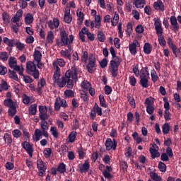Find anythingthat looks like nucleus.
Masks as SVG:
<instances>
[{
	"label": "nucleus",
	"mask_w": 181,
	"mask_h": 181,
	"mask_svg": "<svg viewBox=\"0 0 181 181\" xmlns=\"http://www.w3.org/2000/svg\"><path fill=\"white\" fill-rule=\"evenodd\" d=\"M154 103L155 101L153 100V98H152L151 97L147 98L145 100L144 105H146V107H151L153 106Z\"/></svg>",
	"instance_id": "obj_38"
},
{
	"label": "nucleus",
	"mask_w": 181,
	"mask_h": 181,
	"mask_svg": "<svg viewBox=\"0 0 181 181\" xmlns=\"http://www.w3.org/2000/svg\"><path fill=\"white\" fill-rule=\"evenodd\" d=\"M88 28L84 27L81 29V31L79 32V39L81 42H86V36L84 35H87Z\"/></svg>",
	"instance_id": "obj_29"
},
{
	"label": "nucleus",
	"mask_w": 181,
	"mask_h": 181,
	"mask_svg": "<svg viewBox=\"0 0 181 181\" xmlns=\"http://www.w3.org/2000/svg\"><path fill=\"white\" fill-rule=\"evenodd\" d=\"M122 62V59L121 57H115V59L110 61L109 70L112 77H117L118 76V67H119Z\"/></svg>",
	"instance_id": "obj_2"
},
{
	"label": "nucleus",
	"mask_w": 181,
	"mask_h": 181,
	"mask_svg": "<svg viewBox=\"0 0 181 181\" xmlns=\"http://www.w3.org/2000/svg\"><path fill=\"white\" fill-rule=\"evenodd\" d=\"M65 46H67L68 49L61 50L60 54L62 57H65L68 60H71V46L70 45H65Z\"/></svg>",
	"instance_id": "obj_13"
},
{
	"label": "nucleus",
	"mask_w": 181,
	"mask_h": 181,
	"mask_svg": "<svg viewBox=\"0 0 181 181\" xmlns=\"http://www.w3.org/2000/svg\"><path fill=\"white\" fill-rule=\"evenodd\" d=\"M158 35V42L160 46H165L166 45V41L165 40V37H163V35L161 34Z\"/></svg>",
	"instance_id": "obj_52"
},
{
	"label": "nucleus",
	"mask_w": 181,
	"mask_h": 181,
	"mask_svg": "<svg viewBox=\"0 0 181 181\" xmlns=\"http://www.w3.org/2000/svg\"><path fill=\"white\" fill-rule=\"evenodd\" d=\"M4 105H5V107H8V115L9 117H13V115H15V114H16V103L13 102V100H12V99L8 98V99H6L4 101Z\"/></svg>",
	"instance_id": "obj_5"
},
{
	"label": "nucleus",
	"mask_w": 181,
	"mask_h": 181,
	"mask_svg": "<svg viewBox=\"0 0 181 181\" xmlns=\"http://www.w3.org/2000/svg\"><path fill=\"white\" fill-rule=\"evenodd\" d=\"M93 111L98 114V115L101 116L103 115V109L100 107H98V105L97 103H95L93 106Z\"/></svg>",
	"instance_id": "obj_42"
},
{
	"label": "nucleus",
	"mask_w": 181,
	"mask_h": 181,
	"mask_svg": "<svg viewBox=\"0 0 181 181\" xmlns=\"http://www.w3.org/2000/svg\"><path fill=\"white\" fill-rule=\"evenodd\" d=\"M81 86L84 90H88L91 87V84L88 81H83L81 83Z\"/></svg>",
	"instance_id": "obj_51"
},
{
	"label": "nucleus",
	"mask_w": 181,
	"mask_h": 181,
	"mask_svg": "<svg viewBox=\"0 0 181 181\" xmlns=\"http://www.w3.org/2000/svg\"><path fill=\"white\" fill-rule=\"evenodd\" d=\"M26 69L27 72L30 76H32L34 77L35 80H37L39 78V70L36 68V65L35 64V62H28L26 64Z\"/></svg>",
	"instance_id": "obj_4"
},
{
	"label": "nucleus",
	"mask_w": 181,
	"mask_h": 181,
	"mask_svg": "<svg viewBox=\"0 0 181 181\" xmlns=\"http://www.w3.org/2000/svg\"><path fill=\"white\" fill-rule=\"evenodd\" d=\"M76 15L78 16V25H81L84 21V14L81 11H77Z\"/></svg>",
	"instance_id": "obj_43"
},
{
	"label": "nucleus",
	"mask_w": 181,
	"mask_h": 181,
	"mask_svg": "<svg viewBox=\"0 0 181 181\" xmlns=\"http://www.w3.org/2000/svg\"><path fill=\"white\" fill-rule=\"evenodd\" d=\"M66 98H73L74 97V92L71 90H66L64 92Z\"/></svg>",
	"instance_id": "obj_41"
},
{
	"label": "nucleus",
	"mask_w": 181,
	"mask_h": 181,
	"mask_svg": "<svg viewBox=\"0 0 181 181\" xmlns=\"http://www.w3.org/2000/svg\"><path fill=\"white\" fill-rule=\"evenodd\" d=\"M88 60V71L89 73H93V71H94V67H95V57L93 54H90Z\"/></svg>",
	"instance_id": "obj_9"
},
{
	"label": "nucleus",
	"mask_w": 181,
	"mask_h": 181,
	"mask_svg": "<svg viewBox=\"0 0 181 181\" xmlns=\"http://www.w3.org/2000/svg\"><path fill=\"white\" fill-rule=\"evenodd\" d=\"M2 19L5 23H9V21L11 18L9 17V14L8 13H2Z\"/></svg>",
	"instance_id": "obj_56"
},
{
	"label": "nucleus",
	"mask_w": 181,
	"mask_h": 181,
	"mask_svg": "<svg viewBox=\"0 0 181 181\" xmlns=\"http://www.w3.org/2000/svg\"><path fill=\"white\" fill-rule=\"evenodd\" d=\"M139 46H140L139 42L136 40H134L133 42L129 44V49L131 54H132L133 56H135V54H136V48L139 47Z\"/></svg>",
	"instance_id": "obj_14"
},
{
	"label": "nucleus",
	"mask_w": 181,
	"mask_h": 181,
	"mask_svg": "<svg viewBox=\"0 0 181 181\" xmlns=\"http://www.w3.org/2000/svg\"><path fill=\"white\" fill-rule=\"evenodd\" d=\"M47 25L50 29L53 30L59 28V25H60V23L59 22V19L54 18L52 21H48Z\"/></svg>",
	"instance_id": "obj_21"
},
{
	"label": "nucleus",
	"mask_w": 181,
	"mask_h": 181,
	"mask_svg": "<svg viewBox=\"0 0 181 181\" xmlns=\"http://www.w3.org/2000/svg\"><path fill=\"white\" fill-rule=\"evenodd\" d=\"M18 5L21 9H25L28 7V2L25 0H19Z\"/></svg>",
	"instance_id": "obj_60"
},
{
	"label": "nucleus",
	"mask_w": 181,
	"mask_h": 181,
	"mask_svg": "<svg viewBox=\"0 0 181 181\" xmlns=\"http://www.w3.org/2000/svg\"><path fill=\"white\" fill-rule=\"evenodd\" d=\"M25 23L26 25H30V23H33V16L30 13H28L25 16Z\"/></svg>",
	"instance_id": "obj_35"
},
{
	"label": "nucleus",
	"mask_w": 181,
	"mask_h": 181,
	"mask_svg": "<svg viewBox=\"0 0 181 181\" xmlns=\"http://www.w3.org/2000/svg\"><path fill=\"white\" fill-rule=\"evenodd\" d=\"M77 74L78 71L76 66H72L71 69L66 71L67 88H73L74 86L73 81H77Z\"/></svg>",
	"instance_id": "obj_1"
},
{
	"label": "nucleus",
	"mask_w": 181,
	"mask_h": 181,
	"mask_svg": "<svg viewBox=\"0 0 181 181\" xmlns=\"http://www.w3.org/2000/svg\"><path fill=\"white\" fill-rule=\"evenodd\" d=\"M71 21H73V17L70 14V7H66L64 11V22L65 23H71Z\"/></svg>",
	"instance_id": "obj_15"
},
{
	"label": "nucleus",
	"mask_w": 181,
	"mask_h": 181,
	"mask_svg": "<svg viewBox=\"0 0 181 181\" xmlns=\"http://www.w3.org/2000/svg\"><path fill=\"white\" fill-rule=\"evenodd\" d=\"M3 139L4 141V143L6 145H12V142H13L12 135H11V134H9L8 133H5L4 134Z\"/></svg>",
	"instance_id": "obj_27"
},
{
	"label": "nucleus",
	"mask_w": 181,
	"mask_h": 181,
	"mask_svg": "<svg viewBox=\"0 0 181 181\" xmlns=\"http://www.w3.org/2000/svg\"><path fill=\"white\" fill-rule=\"evenodd\" d=\"M17 64L16 58L10 57L8 59L9 67H11V69H13L16 66H17Z\"/></svg>",
	"instance_id": "obj_34"
},
{
	"label": "nucleus",
	"mask_w": 181,
	"mask_h": 181,
	"mask_svg": "<svg viewBox=\"0 0 181 181\" xmlns=\"http://www.w3.org/2000/svg\"><path fill=\"white\" fill-rule=\"evenodd\" d=\"M153 6L156 11H160L161 12L165 11V6L163 5V2L160 0L154 2Z\"/></svg>",
	"instance_id": "obj_20"
},
{
	"label": "nucleus",
	"mask_w": 181,
	"mask_h": 181,
	"mask_svg": "<svg viewBox=\"0 0 181 181\" xmlns=\"http://www.w3.org/2000/svg\"><path fill=\"white\" fill-rule=\"evenodd\" d=\"M12 134L14 138H21V136L22 135V132H21L19 129L13 130Z\"/></svg>",
	"instance_id": "obj_62"
},
{
	"label": "nucleus",
	"mask_w": 181,
	"mask_h": 181,
	"mask_svg": "<svg viewBox=\"0 0 181 181\" xmlns=\"http://www.w3.org/2000/svg\"><path fill=\"white\" fill-rule=\"evenodd\" d=\"M77 136V133L75 132H72L69 135V141L71 143L74 142L76 141V136Z\"/></svg>",
	"instance_id": "obj_54"
},
{
	"label": "nucleus",
	"mask_w": 181,
	"mask_h": 181,
	"mask_svg": "<svg viewBox=\"0 0 181 181\" xmlns=\"http://www.w3.org/2000/svg\"><path fill=\"white\" fill-rule=\"evenodd\" d=\"M50 132L54 138H59V132L57 131V128L56 127H52L50 128Z\"/></svg>",
	"instance_id": "obj_47"
},
{
	"label": "nucleus",
	"mask_w": 181,
	"mask_h": 181,
	"mask_svg": "<svg viewBox=\"0 0 181 181\" xmlns=\"http://www.w3.org/2000/svg\"><path fill=\"white\" fill-rule=\"evenodd\" d=\"M23 80L26 84L33 83V79H32V78L29 76H23Z\"/></svg>",
	"instance_id": "obj_57"
},
{
	"label": "nucleus",
	"mask_w": 181,
	"mask_h": 181,
	"mask_svg": "<svg viewBox=\"0 0 181 181\" xmlns=\"http://www.w3.org/2000/svg\"><path fill=\"white\" fill-rule=\"evenodd\" d=\"M8 52H0V60L3 62H6L8 60Z\"/></svg>",
	"instance_id": "obj_53"
},
{
	"label": "nucleus",
	"mask_w": 181,
	"mask_h": 181,
	"mask_svg": "<svg viewBox=\"0 0 181 181\" xmlns=\"http://www.w3.org/2000/svg\"><path fill=\"white\" fill-rule=\"evenodd\" d=\"M66 108L67 107V101L64 99H61L60 97L56 98L54 102V110L59 111L60 107Z\"/></svg>",
	"instance_id": "obj_8"
},
{
	"label": "nucleus",
	"mask_w": 181,
	"mask_h": 181,
	"mask_svg": "<svg viewBox=\"0 0 181 181\" xmlns=\"http://www.w3.org/2000/svg\"><path fill=\"white\" fill-rule=\"evenodd\" d=\"M54 84H57L60 88H63L64 86H66L67 83L66 76L65 74V76L59 78L58 80L54 81Z\"/></svg>",
	"instance_id": "obj_18"
},
{
	"label": "nucleus",
	"mask_w": 181,
	"mask_h": 181,
	"mask_svg": "<svg viewBox=\"0 0 181 181\" xmlns=\"http://www.w3.org/2000/svg\"><path fill=\"white\" fill-rule=\"evenodd\" d=\"M85 25L86 26H88V28H90L91 29H94L95 25H94V22L91 20H86L85 21Z\"/></svg>",
	"instance_id": "obj_61"
},
{
	"label": "nucleus",
	"mask_w": 181,
	"mask_h": 181,
	"mask_svg": "<svg viewBox=\"0 0 181 181\" xmlns=\"http://www.w3.org/2000/svg\"><path fill=\"white\" fill-rule=\"evenodd\" d=\"M37 105L33 104L31 105L28 109L30 115H36V112L37 111Z\"/></svg>",
	"instance_id": "obj_33"
},
{
	"label": "nucleus",
	"mask_w": 181,
	"mask_h": 181,
	"mask_svg": "<svg viewBox=\"0 0 181 181\" xmlns=\"http://www.w3.org/2000/svg\"><path fill=\"white\" fill-rule=\"evenodd\" d=\"M88 57V52L87 51H82L81 62H83V63H87Z\"/></svg>",
	"instance_id": "obj_46"
},
{
	"label": "nucleus",
	"mask_w": 181,
	"mask_h": 181,
	"mask_svg": "<svg viewBox=\"0 0 181 181\" xmlns=\"http://www.w3.org/2000/svg\"><path fill=\"white\" fill-rule=\"evenodd\" d=\"M94 23V26L96 29H100L101 28V16L100 15H95L94 21H92Z\"/></svg>",
	"instance_id": "obj_26"
},
{
	"label": "nucleus",
	"mask_w": 181,
	"mask_h": 181,
	"mask_svg": "<svg viewBox=\"0 0 181 181\" xmlns=\"http://www.w3.org/2000/svg\"><path fill=\"white\" fill-rule=\"evenodd\" d=\"M79 169L81 173H87L88 169H90V163L88 160H86L83 164H79Z\"/></svg>",
	"instance_id": "obj_19"
},
{
	"label": "nucleus",
	"mask_w": 181,
	"mask_h": 181,
	"mask_svg": "<svg viewBox=\"0 0 181 181\" xmlns=\"http://www.w3.org/2000/svg\"><path fill=\"white\" fill-rule=\"evenodd\" d=\"M40 119L42 121H46V119H49V115H47V112L45 113H41L39 115Z\"/></svg>",
	"instance_id": "obj_64"
},
{
	"label": "nucleus",
	"mask_w": 181,
	"mask_h": 181,
	"mask_svg": "<svg viewBox=\"0 0 181 181\" xmlns=\"http://www.w3.org/2000/svg\"><path fill=\"white\" fill-rule=\"evenodd\" d=\"M53 63H56L57 66H60V67L66 66V61L63 59H57V61H54Z\"/></svg>",
	"instance_id": "obj_48"
},
{
	"label": "nucleus",
	"mask_w": 181,
	"mask_h": 181,
	"mask_svg": "<svg viewBox=\"0 0 181 181\" xmlns=\"http://www.w3.org/2000/svg\"><path fill=\"white\" fill-rule=\"evenodd\" d=\"M45 84H46V81H45V79L43 78H42L40 81H38L37 88V90L38 91V93H40L42 88L45 87Z\"/></svg>",
	"instance_id": "obj_40"
},
{
	"label": "nucleus",
	"mask_w": 181,
	"mask_h": 181,
	"mask_svg": "<svg viewBox=\"0 0 181 181\" xmlns=\"http://www.w3.org/2000/svg\"><path fill=\"white\" fill-rule=\"evenodd\" d=\"M158 169L160 172H166V164L163 163L162 161L158 163Z\"/></svg>",
	"instance_id": "obj_59"
},
{
	"label": "nucleus",
	"mask_w": 181,
	"mask_h": 181,
	"mask_svg": "<svg viewBox=\"0 0 181 181\" xmlns=\"http://www.w3.org/2000/svg\"><path fill=\"white\" fill-rule=\"evenodd\" d=\"M149 151L153 159H155V158H159V156H160V153H159L156 148H150Z\"/></svg>",
	"instance_id": "obj_31"
},
{
	"label": "nucleus",
	"mask_w": 181,
	"mask_h": 181,
	"mask_svg": "<svg viewBox=\"0 0 181 181\" xmlns=\"http://www.w3.org/2000/svg\"><path fill=\"white\" fill-rule=\"evenodd\" d=\"M100 104L101 107L104 108H107V104H105V99L104 98V95H99Z\"/></svg>",
	"instance_id": "obj_55"
},
{
	"label": "nucleus",
	"mask_w": 181,
	"mask_h": 181,
	"mask_svg": "<svg viewBox=\"0 0 181 181\" xmlns=\"http://www.w3.org/2000/svg\"><path fill=\"white\" fill-rule=\"evenodd\" d=\"M153 21L155 22L154 26L157 35H161V33H163L162 21H160V19L159 18H155Z\"/></svg>",
	"instance_id": "obj_12"
},
{
	"label": "nucleus",
	"mask_w": 181,
	"mask_h": 181,
	"mask_svg": "<svg viewBox=\"0 0 181 181\" xmlns=\"http://www.w3.org/2000/svg\"><path fill=\"white\" fill-rule=\"evenodd\" d=\"M151 80L153 83H156L158 81V74H156V71L155 69H153L151 71Z\"/></svg>",
	"instance_id": "obj_45"
},
{
	"label": "nucleus",
	"mask_w": 181,
	"mask_h": 181,
	"mask_svg": "<svg viewBox=\"0 0 181 181\" xmlns=\"http://www.w3.org/2000/svg\"><path fill=\"white\" fill-rule=\"evenodd\" d=\"M168 45L170 46V47L172 49L174 54H175V56H177V47H176V45H175L173 44L172 39L169 38L168 40Z\"/></svg>",
	"instance_id": "obj_30"
},
{
	"label": "nucleus",
	"mask_w": 181,
	"mask_h": 181,
	"mask_svg": "<svg viewBox=\"0 0 181 181\" xmlns=\"http://www.w3.org/2000/svg\"><path fill=\"white\" fill-rule=\"evenodd\" d=\"M133 4L135 5L136 8L142 9V8L145 6V0H135Z\"/></svg>",
	"instance_id": "obj_32"
},
{
	"label": "nucleus",
	"mask_w": 181,
	"mask_h": 181,
	"mask_svg": "<svg viewBox=\"0 0 181 181\" xmlns=\"http://www.w3.org/2000/svg\"><path fill=\"white\" fill-rule=\"evenodd\" d=\"M40 127L42 129L41 131L43 132L44 136L45 138H47L49 136V134L47 133V130L49 129V123H47L46 120L41 121Z\"/></svg>",
	"instance_id": "obj_17"
},
{
	"label": "nucleus",
	"mask_w": 181,
	"mask_h": 181,
	"mask_svg": "<svg viewBox=\"0 0 181 181\" xmlns=\"http://www.w3.org/2000/svg\"><path fill=\"white\" fill-rule=\"evenodd\" d=\"M33 57L34 63H37V67L40 69H43L45 65L42 63V52L37 49H35Z\"/></svg>",
	"instance_id": "obj_7"
},
{
	"label": "nucleus",
	"mask_w": 181,
	"mask_h": 181,
	"mask_svg": "<svg viewBox=\"0 0 181 181\" xmlns=\"http://www.w3.org/2000/svg\"><path fill=\"white\" fill-rule=\"evenodd\" d=\"M170 22L173 28V30H179V24H177V18L176 19V17L172 16L170 18Z\"/></svg>",
	"instance_id": "obj_23"
},
{
	"label": "nucleus",
	"mask_w": 181,
	"mask_h": 181,
	"mask_svg": "<svg viewBox=\"0 0 181 181\" xmlns=\"http://www.w3.org/2000/svg\"><path fill=\"white\" fill-rule=\"evenodd\" d=\"M3 42L4 43H5V45H7V46H9L10 47H13V46H16V40H9V38L6 37L3 38Z\"/></svg>",
	"instance_id": "obj_25"
},
{
	"label": "nucleus",
	"mask_w": 181,
	"mask_h": 181,
	"mask_svg": "<svg viewBox=\"0 0 181 181\" xmlns=\"http://www.w3.org/2000/svg\"><path fill=\"white\" fill-rule=\"evenodd\" d=\"M22 146L26 151L30 158H32V156H33V148L32 147V145H30V144L28 141H24L22 143Z\"/></svg>",
	"instance_id": "obj_16"
},
{
	"label": "nucleus",
	"mask_w": 181,
	"mask_h": 181,
	"mask_svg": "<svg viewBox=\"0 0 181 181\" xmlns=\"http://www.w3.org/2000/svg\"><path fill=\"white\" fill-rule=\"evenodd\" d=\"M150 177L151 179H153V180L162 181V177H160V176L158 175V174L153 171L150 173Z\"/></svg>",
	"instance_id": "obj_37"
},
{
	"label": "nucleus",
	"mask_w": 181,
	"mask_h": 181,
	"mask_svg": "<svg viewBox=\"0 0 181 181\" xmlns=\"http://www.w3.org/2000/svg\"><path fill=\"white\" fill-rule=\"evenodd\" d=\"M54 40V35L52 31H49L47 36V42L48 43H53Z\"/></svg>",
	"instance_id": "obj_44"
},
{
	"label": "nucleus",
	"mask_w": 181,
	"mask_h": 181,
	"mask_svg": "<svg viewBox=\"0 0 181 181\" xmlns=\"http://www.w3.org/2000/svg\"><path fill=\"white\" fill-rule=\"evenodd\" d=\"M61 42H62V46H66V45H71L74 40V36L73 35H69L66 33V30H62L60 33Z\"/></svg>",
	"instance_id": "obj_6"
},
{
	"label": "nucleus",
	"mask_w": 181,
	"mask_h": 181,
	"mask_svg": "<svg viewBox=\"0 0 181 181\" xmlns=\"http://www.w3.org/2000/svg\"><path fill=\"white\" fill-rule=\"evenodd\" d=\"M105 146L107 151H115L117 149V141H115V139H113V141L111 139H107L105 141Z\"/></svg>",
	"instance_id": "obj_11"
},
{
	"label": "nucleus",
	"mask_w": 181,
	"mask_h": 181,
	"mask_svg": "<svg viewBox=\"0 0 181 181\" xmlns=\"http://www.w3.org/2000/svg\"><path fill=\"white\" fill-rule=\"evenodd\" d=\"M57 170L59 173H64V172H66V165L64 163H60L57 167Z\"/></svg>",
	"instance_id": "obj_50"
},
{
	"label": "nucleus",
	"mask_w": 181,
	"mask_h": 181,
	"mask_svg": "<svg viewBox=\"0 0 181 181\" xmlns=\"http://www.w3.org/2000/svg\"><path fill=\"white\" fill-rule=\"evenodd\" d=\"M53 69H54V75L52 77L53 81H57L58 79L60 78V76H62V72L60 71V68L56 62L52 63Z\"/></svg>",
	"instance_id": "obj_10"
},
{
	"label": "nucleus",
	"mask_w": 181,
	"mask_h": 181,
	"mask_svg": "<svg viewBox=\"0 0 181 181\" xmlns=\"http://www.w3.org/2000/svg\"><path fill=\"white\" fill-rule=\"evenodd\" d=\"M118 21H119V16L115 12L113 19L111 21L112 26H117L118 25Z\"/></svg>",
	"instance_id": "obj_39"
},
{
	"label": "nucleus",
	"mask_w": 181,
	"mask_h": 181,
	"mask_svg": "<svg viewBox=\"0 0 181 181\" xmlns=\"http://www.w3.org/2000/svg\"><path fill=\"white\" fill-rule=\"evenodd\" d=\"M144 52L146 54H151V52H152V47L151 44L146 43L144 46Z\"/></svg>",
	"instance_id": "obj_36"
},
{
	"label": "nucleus",
	"mask_w": 181,
	"mask_h": 181,
	"mask_svg": "<svg viewBox=\"0 0 181 181\" xmlns=\"http://www.w3.org/2000/svg\"><path fill=\"white\" fill-rule=\"evenodd\" d=\"M98 39L99 42H105V35L103 31H98Z\"/></svg>",
	"instance_id": "obj_49"
},
{
	"label": "nucleus",
	"mask_w": 181,
	"mask_h": 181,
	"mask_svg": "<svg viewBox=\"0 0 181 181\" xmlns=\"http://www.w3.org/2000/svg\"><path fill=\"white\" fill-rule=\"evenodd\" d=\"M35 136L34 141H35V142L40 141V139H42V136H45V134H43V131L36 129L35 130Z\"/></svg>",
	"instance_id": "obj_22"
},
{
	"label": "nucleus",
	"mask_w": 181,
	"mask_h": 181,
	"mask_svg": "<svg viewBox=\"0 0 181 181\" xmlns=\"http://www.w3.org/2000/svg\"><path fill=\"white\" fill-rule=\"evenodd\" d=\"M23 104H25V105L32 104L33 103H35V98L29 97L27 95H23Z\"/></svg>",
	"instance_id": "obj_24"
},
{
	"label": "nucleus",
	"mask_w": 181,
	"mask_h": 181,
	"mask_svg": "<svg viewBox=\"0 0 181 181\" xmlns=\"http://www.w3.org/2000/svg\"><path fill=\"white\" fill-rule=\"evenodd\" d=\"M169 123H165L163 125V134H169Z\"/></svg>",
	"instance_id": "obj_63"
},
{
	"label": "nucleus",
	"mask_w": 181,
	"mask_h": 181,
	"mask_svg": "<svg viewBox=\"0 0 181 181\" xmlns=\"http://www.w3.org/2000/svg\"><path fill=\"white\" fill-rule=\"evenodd\" d=\"M45 158H50V155H52V148H45L43 151Z\"/></svg>",
	"instance_id": "obj_58"
},
{
	"label": "nucleus",
	"mask_w": 181,
	"mask_h": 181,
	"mask_svg": "<svg viewBox=\"0 0 181 181\" xmlns=\"http://www.w3.org/2000/svg\"><path fill=\"white\" fill-rule=\"evenodd\" d=\"M37 166L39 170H43V172H46V169H47V166L46 165V163H44L42 160H37Z\"/></svg>",
	"instance_id": "obj_28"
},
{
	"label": "nucleus",
	"mask_w": 181,
	"mask_h": 181,
	"mask_svg": "<svg viewBox=\"0 0 181 181\" xmlns=\"http://www.w3.org/2000/svg\"><path fill=\"white\" fill-rule=\"evenodd\" d=\"M149 71L148 67L142 68L140 71V84L144 88L149 87Z\"/></svg>",
	"instance_id": "obj_3"
}]
</instances>
